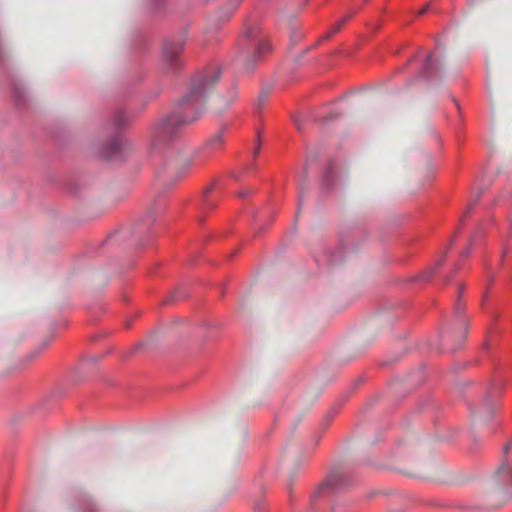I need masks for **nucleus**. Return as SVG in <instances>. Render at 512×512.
I'll return each mask as SVG.
<instances>
[{"mask_svg":"<svg viewBox=\"0 0 512 512\" xmlns=\"http://www.w3.org/2000/svg\"><path fill=\"white\" fill-rule=\"evenodd\" d=\"M220 69L212 66L194 79L191 91L162 119L156 127L154 147L161 148L166 142L176 137L187 125L200 116V107L212 88L219 81Z\"/></svg>","mask_w":512,"mask_h":512,"instance_id":"nucleus-1","label":"nucleus"},{"mask_svg":"<svg viewBox=\"0 0 512 512\" xmlns=\"http://www.w3.org/2000/svg\"><path fill=\"white\" fill-rule=\"evenodd\" d=\"M271 50L269 41L256 28H248L236 58V66L244 72H251L256 64Z\"/></svg>","mask_w":512,"mask_h":512,"instance_id":"nucleus-2","label":"nucleus"},{"mask_svg":"<svg viewBox=\"0 0 512 512\" xmlns=\"http://www.w3.org/2000/svg\"><path fill=\"white\" fill-rule=\"evenodd\" d=\"M512 493V467L503 463L493 477L492 491L488 494L487 506L490 508L501 506Z\"/></svg>","mask_w":512,"mask_h":512,"instance_id":"nucleus-3","label":"nucleus"},{"mask_svg":"<svg viewBox=\"0 0 512 512\" xmlns=\"http://www.w3.org/2000/svg\"><path fill=\"white\" fill-rule=\"evenodd\" d=\"M183 43L181 41H166L163 48V57L169 69L176 70L181 67L180 53Z\"/></svg>","mask_w":512,"mask_h":512,"instance_id":"nucleus-4","label":"nucleus"},{"mask_svg":"<svg viewBox=\"0 0 512 512\" xmlns=\"http://www.w3.org/2000/svg\"><path fill=\"white\" fill-rule=\"evenodd\" d=\"M224 146V136L222 131L216 132L204 144L198 159L203 162L210 156L218 153Z\"/></svg>","mask_w":512,"mask_h":512,"instance_id":"nucleus-5","label":"nucleus"},{"mask_svg":"<svg viewBox=\"0 0 512 512\" xmlns=\"http://www.w3.org/2000/svg\"><path fill=\"white\" fill-rule=\"evenodd\" d=\"M498 407L499 405L496 402L492 401L490 395H487L483 400L481 406L472 413L479 421H487L490 418H492L493 414L498 409Z\"/></svg>","mask_w":512,"mask_h":512,"instance_id":"nucleus-6","label":"nucleus"},{"mask_svg":"<svg viewBox=\"0 0 512 512\" xmlns=\"http://www.w3.org/2000/svg\"><path fill=\"white\" fill-rule=\"evenodd\" d=\"M121 149V141L118 136L112 137L107 144L99 149V155L103 158L113 160Z\"/></svg>","mask_w":512,"mask_h":512,"instance_id":"nucleus-7","label":"nucleus"},{"mask_svg":"<svg viewBox=\"0 0 512 512\" xmlns=\"http://www.w3.org/2000/svg\"><path fill=\"white\" fill-rule=\"evenodd\" d=\"M235 97L236 93L234 91H230L226 98L216 95L215 97H212L210 101L215 110L221 111L227 108L234 101Z\"/></svg>","mask_w":512,"mask_h":512,"instance_id":"nucleus-8","label":"nucleus"},{"mask_svg":"<svg viewBox=\"0 0 512 512\" xmlns=\"http://www.w3.org/2000/svg\"><path fill=\"white\" fill-rule=\"evenodd\" d=\"M344 483V477L340 473H333L329 476V478L326 480V482L321 487V490L324 489H331V490H338L343 486Z\"/></svg>","mask_w":512,"mask_h":512,"instance_id":"nucleus-9","label":"nucleus"},{"mask_svg":"<svg viewBox=\"0 0 512 512\" xmlns=\"http://www.w3.org/2000/svg\"><path fill=\"white\" fill-rule=\"evenodd\" d=\"M213 189L214 185H210L204 191L203 209L205 210L213 209L216 205V200L209 195Z\"/></svg>","mask_w":512,"mask_h":512,"instance_id":"nucleus-10","label":"nucleus"},{"mask_svg":"<svg viewBox=\"0 0 512 512\" xmlns=\"http://www.w3.org/2000/svg\"><path fill=\"white\" fill-rule=\"evenodd\" d=\"M192 155L191 153H185V155H181L179 158L175 159V164L180 167L188 166L191 163Z\"/></svg>","mask_w":512,"mask_h":512,"instance_id":"nucleus-11","label":"nucleus"},{"mask_svg":"<svg viewBox=\"0 0 512 512\" xmlns=\"http://www.w3.org/2000/svg\"><path fill=\"white\" fill-rule=\"evenodd\" d=\"M347 20H348V17H345L342 20H340L339 22L335 23L325 37L330 38L333 34L339 32Z\"/></svg>","mask_w":512,"mask_h":512,"instance_id":"nucleus-12","label":"nucleus"},{"mask_svg":"<svg viewBox=\"0 0 512 512\" xmlns=\"http://www.w3.org/2000/svg\"><path fill=\"white\" fill-rule=\"evenodd\" d=\"M434 68H435L434 57L431 54H429L426 58V63L424 66V73L429 74L430 71H432Z\"/></svg>","mask_w":512,"mask_h":512,"instance_id":"nucleus-13","label":"nucleus"},{"mask_svg":"<svg viewBox=\"0 0 512 512\" xmlns=\"http://www.w3.org/2000/svg\"><path fill=\"white\" fill-rule=\"evenodd\" d=\"M269 92L268 91H261V93L258 96V106H262L265 101L268 99Z\"/></svg>","mask_w":512,"mask_h":512,"instance_id":"nucleus-14","label":"nucleus"},{"mask_svg":"<svg viewBox=\"0 0 512 512\" xmlns=\"http://www.w3.org/2000/svg\"><path fill=\"white\" fill-rule=\"evenodd\" d=\"M429 4H426L423 8H421L419 11H418V15H422L424 13H426V11H428L429 9Z\"/></svg>","mask_w":512,"mask_h":512,"instance_id":"nucleus-15","label":"nucleus"},{"mask_svg":"<svg viewBox=\"0 0 512 512\" xmlns=\"http://www.w3.org/2000/svg\"><path fill=\"white\" fill-rule=\"evenodd\" d=\"M443 262H444V259H443V258H442V259H440V260H438V261L435 263L433 270H435V269H437L439 266H441Z\"/></svg>","mask_w":512,"mask_h":512,"instance_id":"nucleus-16","label":"nucleus"},{"mask_svg":"<svg viewBox=\"0 0 512 512\" xmlns=\"http://www.w3.org/2000/svg\"><path fill=\"white\" fill-rule=\"evenodd\" d=\"M512 443H508L504 446V453L507 454L509 450L511 449Z\"/></svg>","mask_w":512,"mask_h":512,"instance_id":"nucleus-17","label":"nucleus"},{"mask_svg":"<svg viewBox=\"0 0 512 512\" xmlns=\"http://www.w3.org/2000/svg\"><path fill=\"white\" fill-rule=\"evenodd\" d=\"M469 253H470V248L466 249V250L463 252L462 256H468V255H469Z\"/></svg>","mask_w":512,"mask_h":512,"instance_id":"nucleus-18","label":"nucleus"},{"mask_svg":"<svg viewBox=\"0 0 512 512\" xmlns=\"http://www.w3.org/2000/svg\"><path fill=\"white\" fill-rule=\"evenodd\" d=\"M246 195V192H240L239 197H244Z\"/></svg>","mask_w":512,"mask_h":512,"instance_id":"nucleus-19","label":"nucleus"},{"mask_svg":"<svg viewBox=\"0 0 512 512\" xmlns=\"http://www.w3.org/2000/svg\"><path fill=\"white\" fill-rule=\"evenodd\" d=\"M258 151H259V148H256L254 151V155H257Z\"/></svg>","mask_w":512,"mask_h":512,"instance_id":"nucleus-20","label":"nucleus"},{"mask_svg":"<svg viewBox=\"0 0 512 512\" xmlns=\"http://www.w3.org/2000/svg\"><path fill=\"white\" fill-rule=\"evenodd\" d=\"M239 3H240V0H237V2H236V4H235V6H237Z\"/></svg>","mask_w":512,"mask_h":512,"instance_id":"nucleus-21","label":"nucleus"}]
</instances>
